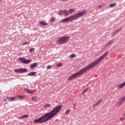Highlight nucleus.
Masks as SVG:
<instances>
[{"mask_svg":"<svg viewBox=\"0 0 125 125\" xmlns=\"http://www.w3.org/2000/svg\"><path fill=\"white\" fill-rule=\"evenodd\" d=\"M108 53L109 52L107 51L106 53L104 54L101 57H99L97 60L93 62L87 66L82 69L80 71L74 73V74L71 75L68 78L67 80L72 81V80H75V79H77V78H78V77H80V76H82V75L84 74L85 72H87V71H89V70H90V69H92L93 67H95V66L98 65V64H99V63H100L101 61H103V60H104V59H105V57H106V56L108 55Z\"/></svg>","mask_w":125,"mask_h":125,"instance_id":"f257e3e1","label":"nucleus"},{"mask_svg":"<svg viewBox=\"0 0 125 125\" xmlns=\"http://www.w3.org/2000/svg\"><path fill=\"white\" fill-rule=\"evenodd\" d=\"M62 109V105H60L50 112L45 114L44 115L42 116L40 118L35 120L34 123L36 124H42L43 123H46V122H48L50 120L53 119L55 116H57V114L61 111Z\"/></svg>","mask_w":125,"mask_h":125,"instance_id":"f03ea898","label":"nucleus"},{"mask_svg":"<svg viewBox=\"0 0 125 125\" xmlns=\"http://www.w3.org/2000/svg\"><path fill=\"white\" fill-rule=\"evenodd\" d=\"M85 14H86V11L83 10L82 12H80L75 15L71 16L69 17L62 20L60 23H67L69 22H73V21L77 20V19H79V18H80V17H82V16H83V15H85Z\"/></svg>","mask_w":125,"mask_h":125,"instance_id":"7ed1b4c3","label":"nucleus"},{"mask_svg":"<svg viewBox=\"0 0 125 125\" xmlns=\"http://www.w3.org/2000/svg\"><path fill=\"white\" fill-rule=\"evenodd\" d=\"M70 40V37L69 36H63L62 37L60 38H59L57 41V42L59 45L60 44H63V43H66L68 41Z\"/></svg>","mask_w":125,"mask_h":125,"instance_id":"20e7f679","label":"nucleus"},{"mask_svg":"<svg viewBox=\"0 0 125 125\" xmlns=\"http://www.w3.org/2000/svg\"><path fill=\"white\" fill-rule=\"evenodd\" d=\"M19 61L21 62V63H23V64H29L32 61L31 60H26L24 58H20L18 59Z\"/></svg>","mask_w":125,"mask_h":125,"instance_id":"39448f33","label":"nucleus"},{"mask_svg":"<svg viewBox=\"0 0 125 125\" xmlns=\"http://www.w3.org/2000/svg\"><path fill=\"white\" fill-rule=\"evenodd\" d=\"M125 97H123L120 98V101L118 102L117 104H116V107H120V106H122L123 104L125 103Z\"/></svg>","mask_w":125,"mask_h":125,"instance_id":"423d86ee","label":"nucleus"},{"mask_svg":"<svg viewBox=\"0 0 125 125\" xmlns=\"http://www.w3.org/2000/svg\"><path fill=\"white\" fill-rule=\"evenodd\" d=\"M16 73H26L27 72V69L26 68H21L14 70Z\"/></svg>","mask_w":125,"mask_h":125,"instance_id":"0eeeda50","label":"nucleus"},{"mask_svg":"<svg viewBox=\"0 0 125 125\" xmlns=\"http://www.w3.org/2000/svg\"><path fill=\"white\" fill-rule=\"evenodd\" d=\"M125 87V81L123 83H121L117 86V88L118 90L122 89V88H124Z\"/></svg>","mask_w":125,"mask_h":125,"instance_id":"6e6552de","label":"nucleus"},{"mask_svg":"<svg viewBox=\"0 0 125 125\" xmlns=\"http://www.w3.org/2000/svg\"><path fill=\"white\" fill-rule=\"evenodd\" d=\"M25 90L26 91L27 93H29L30 94H33V93H35L36 91H37V90H31L29 89H25Z\"/></svg>","mask_w":125,"mask_h":125,"instance_id":"1a4fd4ad","label":"nucleus"},{"mask_svg":"<svg viewBox=\"0 0 125 125\" xmlns=\"http://www.w3.org/2000/svg\"><path fill=\"white\" fill-rule=\"evenodd\" d=\"M36 67H38V63L37 62L31 64L30 66L31 69H34V68H36Z\"/></svg>","mask_w":125,"mask_h":125,"instance_id":"9d476101","label":"nucleus"},{"mask_svg":"<svg viewBox=\"0 0 125 125\" xmlns=\"http://www.w3.org/2000/svg\"><path fill=\"white\" fill-rule=\"evenodd\" d=\"M27 118H29V115H24L21 117H18V119L19 120H21L22 119H26Z\"/></svg>","mask_w":125,"mask_h":125,"instance_id":"9b49d317","label":"nucleus"},{"mask_svg":"<svg viewBox=\"0 0 125 125\" xmlns=\"http://www.w3.org/2000/svg\"><path fill=\"white\" fill-rule=\"evenodd\" d=\"M37 73L35 71L30 72L28 74V76H30L31 77L33 76H36Z\"/></svg>","mask_w":125,"mask_h":125,"instance_id":"f8f14e48","label":"nucleus"},{"mask_svg":"<svg viewBox=\"0 0 125 125\" xmlns=\"http://www.w3.org/2000/svg\"><path fill=\"white\" fill-rule=\"evenodd\" d=\"M63 14H64V15H65V16H67V15H69V11H68V10H63Z\"/></svg>","mask_w":125,"mask_h":125,"instance_id":"ddd939ff","label":"nucleus"},{"mask_svg":"<svg viewBox=\"0 0 125 125\" xmlns=\"http://www.w3.org/2000/svg\"><path fill=\"white\" fill-rule=\"evenodd\" d=\"M15 98H16L15 97H11L9 99V101H15Z\"/></svg>","mask_w":125,"mask_h":125,"instance_id":"4468645a","label":"nucleus"},{"mask_svg":"<svg viewBox=\"0 0 125 125\" xmlns=\"http://www.w3.org/2000/svg\"><path fill=\"white\" fill-rule=\"evenodd\" d=\"M27 44H30V42H23L22 44V45L24 46V45H27Z\"/></svg>","mask_w":125,"mask_h":125,"instance_id":"2eb2a0df","label":"nucleus"},{"mask_svg":"<svg viewBox=\"0 0 125 125\" xmlns=\"http://www.w3.org/2000/svg\"><path fill=\"white\" fill-rule=\"evenodd\" d=\"M41 25H42L43 26H46L47 25V23L45 22V21H41L40 22Z\"/></svg>","mask_w":125,"mask_h":125,"instance_id":"dca6fc26","label":"nucleus"},{"mask_svg":"<svg viewBox=\"0 0 125 125\" xmlns=\"http://www.w3.org/2000/svg\"><path fill=\"white\" fill-rule=\"evenodd\" d=\"M49 107H51V105L50 104H45L43 108H49Z\"/></svg>","mask_w":125,"mask_h":125,"instance_id":"f3484780","label":"nucleus"},{"mask_svg":"<svg viewBox=\"0 0 125 125\" xmlns=\"http://www.w3.org/2000/svg\"><path fill=\"white\" fill-rule=\"evenodd\" d=\"M125 120V117H120L119 119L120 122H124Z\"/></svg>","mask_w":125,"mask_h":125,"instance_id":"a211bd4d","label":"nucleus"},{"mask_svg":"<svg viewBox=\"0 0 125 125\" xmlns=\"http://www.w3.org/2000/svg\"><path fill=\"white\" fill-rule=\"evenodd\" d=\"M59 15H62V14H64L63 10H60L58 12Z\"/></svg>","mask_w":125,"mask_h":125,"instance_id":"6ab92c4d","label":"nucleus"},{"mask_svg":"<svg viewBox=\"0 0 125 125\" xmlns=\"http://www.w3.org/2000/svg\"><path fill=\"white\" fill-rule=\"evenodd\" d=\"M75 9H69V12L71 14H72V13H73V12H75Z\"/></svg>","mask_w":125,"mask_h":125,"instance_id":"aec40b11","label":"nucleus"},{"mask_svg":"<svg viewBox=\"0 0 125 125\" xmlns=\"http://www.w3.org/2000/svg\"><path fill=\"white\" fill-rule=\"evenodd\" d=\"M116 5H117V4H116L115 3H112V4H110L109 6H110V7H115V6Z\"/></svg>","mask_w":125,"mask_h":125,"instance_id":"412c9836","label":"nucleus"},{"mask_svg":"<svg viewBox=\"0 0 125 125\" xmlns=\"http://www.w3.org/2000/svg\"><path fill=\"white\" fill-rule=\"evenodd\" d=\"M121 29L117 30L113 34L112 36L116 35V34H118V32H120V31H121Z\"/></svg>","mask_w":125,"mask_h":125,"instance_id":"4be33fe9","label":"nucleus"},{"mask_svg":"<svg viewBox=\"0 0 125 125\" xmlns=\"http://www.w3.org/2000/svg\"><path fill=\"white\" fill-rule=\"evenodd\" d=\"M70 111L71 110L70 109H68L66 111H65V115H69V114H70Z\"/></svg>","mask_w":125,"mask_h":125,"instance_id":"5701e85b","label":"nucleus"},{"mask_svg":"<svg viewBox=\"0 0 125 125\" xmlns=\"http://www.w3.org/2000/svg\"><path fill=\"white\" fill-rule=\"evenodd\" d=\"M76 57V54H71L70 56V58H74Z\"/></svg>","mask_w":125,"mask_h":125,"instance_id":"b1692460","label":"nucleus"},{"mask_svg":"<svg viewBox=\"0 0 125 125\" xmlns=\"http://www.w3.org/2000/svg\"><path fill=\"white\" fill-rule=\"evenodd\" d=\"M35 48H32L31 49H30L29 50V52H30V53H32V52H33V51H35Z\"/></svg>","mask_w":125,"mask_h":125,"instance_id":"393cba45","label":"nucleus"},{"mask_svg":"<svg viewBox=\"0 0 125 125\" xmlns=\"http://www.w3.org/2000/svg\"><path fill=\"white\" fill-rule=\"evenodd\" d=\"M32 99L33 101H38V100H37L36 97H33L32 98Z\"/></svg>","mask_w":125,"mask_h":125,"instance_id":"a878e982","label":"nucleus"},{"mask_svg":"<svg viewBox=\"0 0 125 125\" xmlns=\"http://www.w3.org/2000/svg\"><path fill=\"white\" fill-rule=\"evenodd\" d=\"M101 101H102V99H100L99 101H98L96 103V104L97 105H99V104H100V103H101Z\"/></svg>","mask_w":125,"mask_h":125,"instance_id":"bb28decb","label":"nucleus"},{"mask_svg":"<svg viewBox=\"0 0 125 125\" xmlns=\"http://www.w3.org/2000/svg\"><path fill=\"white\" fill-rule=\"evenodd\" d=\"M51 21L52 22H55V18L52 17V18L51 19Z\"/></svg>","mask_w":125,"mask_h":125,"instance_id":"cd10ccee","label":"nucleus"},{"mask_svg":"<svg viewBox=\"0 0 125 125\" xmlns=\"http://www.w3.org/2000/svg\"><path fill=\"white\" fill-rule=\"evenodd\" d=\"M52 68V65H48L47 67V68L48 70H49L50 69H51Z\"/></svg>","mask_w":125,"mask_h":125,"instance_id":"c85d7f7f","label":"nucleus"},{"mask_svg":"<svg viewBox=\"0 0 125 125\" xmlns=\"http://www.w3.org/2000/svg\"><path fill=\"white\" fill-rule=\"evenodd\" d=\"M112 42H113L112 41H109V42L106 44V45H109V44H111V43H112Z\"/></svg>","mask_w":125,"mask_h":125,"instance_id":"c756f323","label":"nucleus"},{"mask_svg":"<svg viewBox=\"0 0 125 125\" xmlns=\"http://www.w3.org/2000/svg\"><path fill=\"white\" fill-rule=\"evenodd\" d=\"M62 66V63H60L57 64V67H61Z\"/></svg>","mask_w":125,"mask_h":125,"instance_id":"7c9ffc66","label":"nucleus"},{"mask_svg":"<svg viewBox=\"0 0 125 125\" xmlns=\"http://www.w3.org/2000/svg\"><path fill=\"white\" fill-rule=\"evenodd\" d=\"M18 98H19V99H23V98H24V96H19L18 97Z\"/></svg>","mask_w":125,"mask_h":125,"instance_id":"2f4dec72","label":"nucleus"},{"mask_svg":"<svg viewBox=\"0 0 125 125\" xmlns=\"http://www.w3.org/2000/svg\"><path fill=\"white\" fill-rule=\"evenodd\" d=\"M97 105V104H94L93 105H92V107L93 108H95V107Z\"/></svg>","mask_w":125,"mask_h":125,"instance_id":"473e14b6","label":"nucleus"},{"mask_svg":"<svg viewBox=\"0 0 125 125\" xmlns=\"http://www.w3.org/2000/svg\"><path fill=\"white\" fill-rule=\"evenodd\" d=\"M87 90H88V88H86L85 90H84V92H87Z\"/></svg>","mask_w":125,"mask_h":125,"instance_id":"72a5a7b5","label":"nucleus"},{"mask_svg":"<svg viewBox=\"0 0 125 125\" xmlns=\"http://www.w3.org/2000/svg\"><path fill=\"white\" fill-rule=\"evenodd\" d=\"M84 93H85L84 92V91L83 92V93H82V95H83V94H84Z\"/></svg>","mask_w":125,"mask_h":125,"instance_id":"f704fd0d","label":"nucleus"},{"mask_svg":"<svg viewBox=\"0 0 125 125\" xmlns=\"http://www.w3.org/2000/svg\"><path fill=\"white\" fill-rule=\"evenodd\" d=\"M62 0V1H67V0Z\"/></svg>","mask_w":125,"mask_h":125,"instance_id":"c9c22d12","label":"nucleus"},{"mask_svg":"<svg viewBox=\"0 0 125 125\" xmlns=\"http://www.w3.org/2000/svg\"><path fill=\"white\" fill-rule=\"evenodd\" d=\"M6 99H8V100H9V97H6Z\"/></svg>","mask_w":125,"mask_h":125,"instance_id":"e433bc0d","label":"nucleus"},{"mask_svg":"<svg viewBox=\"0 0 125 125\" xmlns=\"http://www.w3.org/2000/svg\"><path fill=\"white\" fill-rule=\"evenodd\" d=\"M124 117H125V113L124 114Z\"/></svg>","mask_w":125,"mask_h":125,"instance_id":"4c0bfd02","label":"nucleus"},{"mask_svg":"<svg viewBox=\"0 0 125 125\" xmlns=\"http://www.w3.org/2000/svg\"><path fill=\"white\" fill-rule=\"evenodd\" d=\"M4 101H6V100H4Z\"/></svg>","mask_w":125,"mask_h":125,"instance_id":"58836bf2","label":"nucleus"},{"mask_svg":"<svg viewBox=\"0 0 125 125\" xmlns=\"http://www.w3.org/2000/svg\"><path fill=\"white\" fill-rule=\"evenodd\" d=\"M0 1H1V0H0Z\"/></svg>","mask_w":125,"mask_h":125,"instance_id":"ea45409f","label":"nucleus"}]
</instances>
